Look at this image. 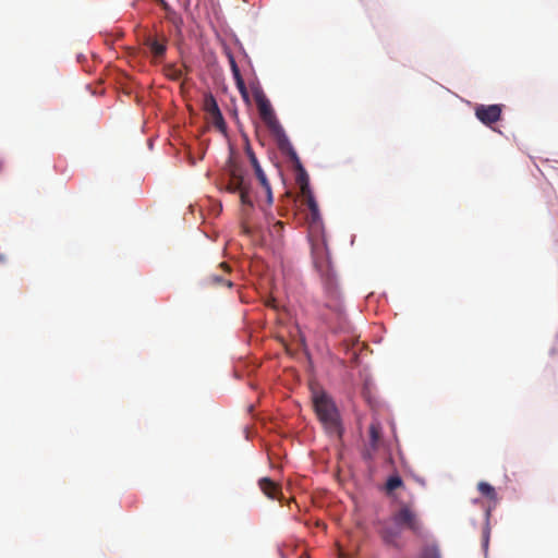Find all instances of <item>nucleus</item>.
<instances>
[{
  "label": "nucleus",
  "instance_id": "obj_2",
  "mask_svg": "<svg viewBox=\"0 0 558 558\" xmlns=\"http://www.w3.org/2000/svg\"><path fill=\"white\" fill-rule=\"evenodd\" d=\"M315 413L325 430L331 435L342 436L340 413L332 398L325 391H314L312 396Z\"/></svg>",
  "mask_w": 558,
  "mask_h": 558
},
{
  "label": "nucleus",
  "instance_id": "obj_17",
  "mask_svg": "<svg viewBox=\"0 0 558 558\" xmlns=\"http://www.w3.org/2000/svg\"><path fill=\"white\" fill-rule=\"evenodd\" d=\"M165 74L172 81H179L183 76V68L177 66L175 64H168L165 68Z\"/></svg>",
  "mask_w": 558,
  "mask_h": 558
},
{
  "label": "nucleus",
  "instance_id": "obj_18",
  "mask_svg": "<svg viewBox=\"0 0 558 558\" xmlns=\"http://www.w3.org/2000/svg\"><path fill=\"white\" fill-rule=\"evenodd\" d=\"M417 558H441L439 548L435 545L423 547Z\"/></svg>",
  "mask_w": 558,
  "mask_h": 558
},
{
  "label": "nucleus",
  "instance_id": "obj_19",
  "mask_svg": "<svg viewBox=\"0 0 558 558\" xmlns=\"http://www.w3.org/2000/svg\"><path fill=\"white\" fill-rule=\"evenodd\" d=\"M225 52L228 58L233 78L235 80V78L242 77L240 69L236 64V61H235L234 56L231 52V50L229 48H225Z\"/></svg>",
  "mask_w": 558,
  "mask_h": 558
},
{
  "label": "nucleus",
  "instance_id": "obj_3",
  "mask_svg": "<svg viewBox=\"0 0 558 558\" xmlns=\"http://www.w3.org/2000/svg\"><path fill=\"white\" fill-rule=\"evenodd\" d=\"M227 190L231 193H239L243 205L253 206L250 196L251 183L245 179L242 167L236 163H231L229 167V183Z\"/></svg>",
  "mask_w": 558,
  "mask_h": 558
},
{
  "label": "nucleus",
  "instance_id": "obj_1",
  "mask_svg": "<svg viewBox=\"0 0 558 558\" xmlns=\"http://www.w3.org/2000/svg\"><path fill=\"white\" fill-rule=\"evenodd\" d=\"M313 264L320 277L323 294L312 300L313 314L333 329L347 326V313L337 275L324 241L312 245Z\"/></svg>",
  "mask_w": 558,
  "mask_h": 558
},
{
  "label": "nucleus",
  "instance_id": "obj_23",
  "mask_svg": "<svg viewBox=\"0 0 558 558\" xmlns=\"http://www.w3.org/2000/svg\"><path fill=\"white\" fill-rule=\"evenodd\" d=\"M263 186V189L265 190L266 192V198H267V203L270 205L272 204V201H274V197H272V191H271V186H270V183L268 180H266V184H260Z\"/></svg>",
  "mask_w": 558,
  "mask_h": 558
},
{
  "label": "nucleus",
  "instance_id": "obj_11",
  "mask_svg": "<svg viewBox=\"0 0 558 558\" xmlns=\"http://www.w3.org/2000/svg\"><path fill=\"white\" fill-rule=\"evenodd\" d=\"M262 492L270 499H277L280 494L279 486L268 477H263L258 482Z\"/></svg>",
  "mask_w": 558,
  "mask_h": 558
},
{
  "label": "nucleus",
  "instance_id": "obj_24",
  "mask_svg": "<svg viewBox=\"0 0 558 558\" xmlns=\"http://www.w3.org/2000/svg\"><path fill=\"white\" fill-rule=\"evenodd\" d=\"M283 229V222L281 221H276L272 226V229H271V233L272 234H277L278 236L280 235L281 231Z\"/></svg>",
  "mask_w": 558,
  "mask_h": 558
},
{
  "label": "nucleus",
  "instance_id": "obj_25",
  "mask_svg": "<svg viewBox=\"0 0 558 558\" xmlns=\"http://www.w3.org/2000/svg\"><path fill=\"white\" fill-rule=\"evenodd\" d=\"M488 542V534L485 535V545H487Z\"/></svg>",
  "mask_w": 558,
  "mask_h": 558
},
{
  "label": "nucleus",
  "instance_id": "obj_22",
  "mask_svg": "<svg viewBox=\"0 0 558 558\" xmlns=\"http://www.w3.org/2000/svg\"><path fill=\"white\" fill-rule=\"evenodd\" d=\"M399 535H400L399 532H393L389 529H385L383 531V538L388 544H395L397 538L399 537Z\"/></svg>",
  "mask_w": 558,
  "mask_h": 558
},
{
  "label": "nucleus",
  "instance_id": "obj_16",
  "mask_svg": "<svg viewBox=\"0 0 558 558\" xmlns=\"http://www.w3.org/2000/svg\"><path fill=\"white\" fill-rule=\"evenodd\" d=\"M477 489L486 498L494 500V501L497 500V493L490 484H488L486 482H480L477 484Z\"/></svg>",
  "mask_w": 558,
  "mask_h": 558
},
{
  "label": "nucleus",
  "instance_id": "obj_14",
  "mask_svg": "<svg viewBox=\"0 0 558 558\" xmlns=\"http://www.w3.org/2000/svg\"><path fill=\"white\" fill-rule=\"evenodd\" d=\"M295 170L298 171L296 183L300 186L301 193H308V190H311L310 189V180H308V175H307L304 167L302 166L301 169H295Z\"/></svg>",
  "mask_w": 558,
  "mask_h": 558
},
{
  "label": "nucleus",
  "instance_id": "obj_9",
  "mask_svg": "<svg viewBox=\"0 0 558 558\" xmlns=\"http://www.w3.org/2000/svg\"><path fill=\"white\" fill-rule=\"evenodd\" d=\"M276 136L278 137L279 149L289 157L290 161L293 163L294 169H301L302 162L289 138L284 134V131L277 134Z\"/></svg>",
  "mask_w": 558,
  "mask_h": 558
},
{
  "label": "nucleus",
  "instance_id": "obj_15",
  "mask_svg": "<svg viewBox=\"0 0 558 558\" xmlns=\"http://www.w3.org/2000/svg\"><path fill=\"white\" fill-rule=\"evenodd\" d=\"M403 486V481L398 474H393L387 478L385 490L387 495H391L397 488Z\"/></svg>",
  "mask_w": 558,
  "mask_h": 558
},
{
  "label": "nucleus",
  "instance_id": "obj_6",
  "mask_svg": "<svg viewBox=\"0 0 558 558\" xmlns=\"http://www.w3.org/2000/svg\"><path fill=\"white\" fill-rule=\"evenodd\" d=\"M203 109L211 120L213 124L219 130L226 131V121L223 116L219 109L216 98L213 94L208 93L204 96L203 100Z\"/></svg>",
  "mask_w": 558,
  "mask_h": 558
},
{
  "label": "nucleus",
  "instance_id": "obj_21",
  "mask_svg": "<svg viewBox=\"0 0 558 558\" xmlns=\"http://www.w3.org/2000/svg\"><path fill=\"white\" fill-rule=\"evenodd\" d=\"M234 82H235V86H236L239 93L241 94L242 98L245 101H248V92H247V88H246L243 77L235 78Z\"/></svg>",
  "mask_w": 558,
  "mask_h": 558
},
{
  "label": "nucleus",
  "instance_id": "obj_8",
  "mask_svg": "<svg viewBox=\"0 0 558 558\" xmlns=\"http://www.w3.org/2000/svg\"><path fill=\"white\" fill-rule=\"evenodd\" d=\"M230 272V267L227 263H221L219 265V274L213 272L208 275L205 279V283L210 287H227L231 288L233 286L228 275Z\"/></svg>",
  "mask_w": 558,
  "mask_h": 558
},
{
  "label": "nucleus",
  "instance_id": "obj_20",
  "mask_svg": "<svg viewBox=\"0 0 558 558\" xmlns=\"http://www.w3.org/2000/svg\"><path fill=\"white\" fill-rule=\"evenodd\" d=\"M304 197L310 210L312 211L313 216H316L318 214V205L314 198V195L312 194V191L308 190V193H301Z\"/></svg>",
  "mask_w": 558,
  "mask_h": 558
},
{
  "label": "nucleus",
  "instance_id": "obj_4",
  "mask_svg": "<svg viewBox=\"0 0 558 558\" xmlns=\"http://www.w3.org/2000/svg\"><path fill=\"white\" fill-rule=\"evenodd\" d=\"M254 99L263 122L275 134L282 133L283 129L280 125L276 113L271 107L269 99L266 97L262 89L254 90Z\"/></svg>",
  "mask_w": 558,
  "mask_h": 558
},
{
  "label": "nucleus",
  "instance_id": "obj_7",
  "mask_svg": "<svg viewBox=\"0 0 558 558\" xmlns=\"http://www.w3.org/2000/svg\"><path fill=\"white\" fill-rule=\"evenodd\" d=\"M501 111L500 105H480L475 108V116L483 124L490 125L500 120Z\"/></svg>",
  "mask_w": 558,
  "mask_h": 558
},
{
  "label": "nucleus",
  "instance_id": "obj_5",
  "mask_svg": "<svg viewBox=\"0 0 558 558\" xmlns=\"http://www.w3.org/2000/svg\"><path fill=\"white\" fill-rule=\"evenodd\" d=\"M393 521L398 526H404L413 533L421 535L423 531L422 522L417 513L408 505H403L395 514Z\"/></svg>",
  "mask_w": 558,
  "mask_h": 558
},
{
  "label": "nucleus",
  "instance_id": "obj_13",
  "mask_svg": "<svg viewBox=\"0 0 558 558\" xmlns=\"http://www.w3.org/2000/svg\"><path fill=\"white\" fill-rule=\"evenodd\" d=\"M369 445L375 450L378 446V441L381 438V426L378 422H373L369 425Z\"/></svg>",
  "mask_w": 558,
  "mask_h": 558
},
{
  "label": "nucleus",
  "instance_id": "obj_10",
  "mask_svg": "<svg viewBox=\"0 0 558 558\" xmlns=\"http://www.w3.org/2000/svg\"><path fill=\"white\" fill-rule=\"evenodd\" d=\"M145 46H147L155 58H161L165 56L167 50V40L163 38L161 41L157 38L148 36L145 39Z\"/></svg>",
  "mask_w": 558,
  "mask_h": 558
},
{
  "label": "nucleus",
  "instance_id": "obj_12",
  "mask_svg": "<svg viewBox=\"0 0 558 558\" xmlns=\"http://www.w3.org/2000/svg\"><path fill=\"white\" fill-rule=\"evenodd\" d=\"M246 154H247L250 162L254 169L257 180L259 181L260 184H266V180H268V179H267L264 170L262 169L256 155L254 154V151L252 150V148L250 146L246 147Z\"/></svg>",
  "mask_w": 558,
  "mask_h": 558
}]
</instances>
